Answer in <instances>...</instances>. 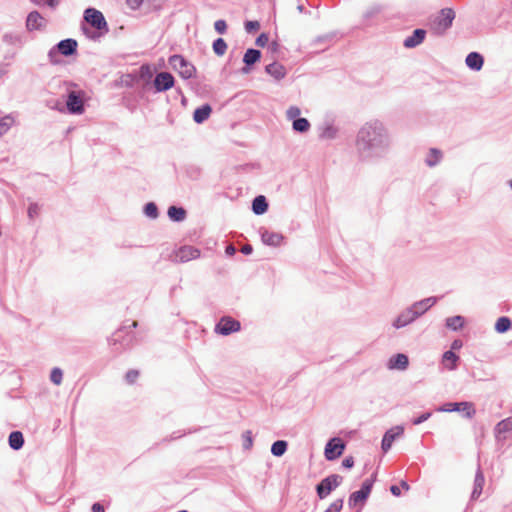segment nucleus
Wrapping results in <instances>:
<instances>
[{"instance_id": "obj_1", "label": "nucleus", "mask_w": 512, "mask_h": 512, "mask_svg": "<svg viewBox=\"0 0 512 512\" xmlns=\"http://www.w3.org/2000/svg\"><path fill=\"white\" fill-rule=\"evenodd\" d=\"M355 147L362 162L377 163L386 159L392 149L389 129L377 119L365 122L356 134Z\"/></svg>"}, {"instance_id": "obj_2", "label": "nucleus", "mask_w": 512, "mask_h": 512, "mask_svg": "<svg viewBox=\"0 0 512 512\" xmlns=\"http://www.w3.org/2000/svg\"><path fill=\"white\" fill-rule=\"evenodd\" d=\"M84 19L91 25L92 28L97 30L91 31L90 28L83 26L84 33L90 39L98 40L101 36L108 32L107 22L100 11L94 8H87L84 12Z\"/></svg>"}, {"instance_id": "obj_3", "label": "nucleus", "mask_w": 512, "mask_h": 512, "mask_svg": "<svg viewBox=\"0 0 512 512\" xmlns=\"http://www.w3.org/2000/svg\"><path fill=\"white\" fill-rule=\"evenodd\" d=\"M77 41L72 38L61 40L55 46H53L48 52L49 61L52 64L60 63V55L71 56L77 51Z\"/></svg>"}, {"instance_id": "obj_4", "label": "nucleus", "mask_w": 512, "mask_h": 512, "mask_svg": "<svg viewBox=\"0 0 512 512\" xmlns=\"http://www.w3.org/2000/svg\"><path fill=\"white\" fill-rule=\"evenodd\" d=\"M455 12L451 8H443L431 22V28L436 34H444L453 23Z\"/></svg>"}, {"instance_id": "obj_5", "label": "nucleus", "mask_w": 512, "mask_h": 512, "mask_svg": "<svg viewBox=\"0 0 512 512\" xmlns=\"http://www.w3.org/2000/svg\"><path fill=\"white\" fill-rule=\"evenodd\" d=\"M169 64L184 79H190L196 73L195 66L191 62L187 61L182 55L175 54L170 56Z\"/></svg>"}, {"instance_id": "obj_6", "label": "nucleus", "mask_w": 512, "mask_h": 512, "mask_svg": "<svg viewBox=\"0 0 512 512\" xmlns=\"http://www.w3.org/2000/svg\"><path fill=\"white\" fill-rule=\"evenodd\" d=\"M343 481V477L338 474H332L322 479L316 486V493L320 499H325L333 490H335Z\"/></svg>"}, {"instance_id": "obj_7", "label": "nucleus", "mask_w": 512, "mask_h": 512, "mask_svg": "<svg viewBox=\"0 0 512 512\" xmlns=\"http://www.w3.org/2000/svg\"><path fill=\"white\" fill-rule=\"evenodd\" d=\"M438 412H464L465 417L471 419L474 417L476 410L472 402H449L436 409Z\"/></svg>"}, {"instance_id": "obj_8", "label": "nucleus", "mask_w": 512, "mask_h": 512, "mask_svg": "<svg viewBox=\"0 0 512 512\" xmlns=\"http://www.w3.org/2000/svg\"><path fill=\"white\" fill-rule=\"evenodd\" d=\"M345 450L344 442L337 437L330 439L324 450L325 458L329 461L339 458Z\"/></svg>"}, {"instance_id": "obj_9", "label": "nucleus", "mask_w": 512, "mask_h": 512, "mask_svg": "<svg viewBox=\"0 0 512 512\" xmlns=\"http://www.w3.org/2000/svg\"><path fill=\"white\" fill-rule=\"evenodd\" d=\"M241 328L240 322L231 317H222L215 327V331L221 335H230L231 333L239 331Z\"/></svg>"}, {"instance_id": "obj_10", "label": "nucleus", "mask_w": 512, "mask_h": 512, "mask_svg": "<svg viewBox=\"0 0 512 512\" xmlns=\"http://www.w3.org/2000/svg\"><path fill=\"white\" fill-rule=\"evenodd\" d=\"M66 107L71 114H82L84 112V102L79 92L72 90L68 93Z\"/></svg>"}, {"instance_id": "obj_11", "label": "nucleus", "mask_w": 512, "mask_h": 512, "mask_svg": "<svg viewBox=\"0 0 512 512\" xmlns=\"http://www.w3.org/2000/svg\"><path fill=\"white\" fill-rule=\"evenodd\" d=\"M512 432V416L498 422L494 427V436L496 441L504 442L508 434Z\"/></svg>"}, {"instance_id": "obj_12", "label": "nucleus", "mask_w": 512, "mask_h": 512, "mask_svg": "<svg viewBox=\"0 0 512 512\" xmlns=\"http://www.w3.org/2000/svg\"><path fill=\"white\" fill-rule=\"evenodd\" d=\"M437 297H428L422 299L420 301L414 302L411 306H409L410 310L416 318H419L423 314H425L431 307H433L437 303Z\"/></svg>"}, {"instance_id": "obj_13", "label": "nucleus", "mask_w": 512, "mask_h": 512, "mask_svg": "<svg viewBox=\"0 0 512 512\" xmlns=\"http://www.w3.org/2000/svg\"><path fill=\"white\" fill-rule=\"evenodd\" d=\"M174 86V77L171 73L160 72L155 76L154 87L157 92L169 90Z\"/></svg>"}, {"instance_id": "obj_14", "label": "nucleus", "mask_w": 512, "mask_h": 512, "mask_svg": "<svg viewBox=\"0 0 512 512\" xmlns=\"http://www.w3.org/2000/svg\"><path fill=\"white\" fill-rule=\"evenodd\" d=\"M404 432V428L402 426H395L388 431L383 436L381 448L384 453H387L391 448L395 439L399 438Z\"/></svg>"}, {"instance_id": "obj_15", "label": "nucleus", "mask_w": 512, "mask_h": 512, "mask_svg": "<svg viewBox=\"0 0 512 512\" xmlns=\"http://www.w3.org/2000/svg\"><path fill=\"white\" fill-rule=\"evenodd\" d=\"M46 26L45 18L38 12L32 11L26 19V28L28 31L41 30Z\"/></svg>"}, {"instance_id": "obj_16", "label": "nucleus", "mask_w": 512, "mask_h": 512, "mask_svg": "<svg viewBox=\"0 0 512 512\" xmlns=\"http://www.w3.org/2000/svg\"><path fill=\"white\" fill-rule=\"evenodd\" d=\"M409 358L403 353H398L389 358L387 368L389 370L404 371L408 368Z\"/></svg>"}, {"instance_id": "obj_17", "label": "nucleus", "mask_w": 512, "mask_h": 512, "mask_svg": "<svg viewBox=\"0 0 512 512\" xmlns=\"http://www.w3.org/2000/svg\"><path fill=\"white\" fill-rule=\"evenodd\" d=\"M417 318L412 313L409 307L404 309L392 322L395 329H401L413 323Z\"/></svg>"}, {"instance_id": "obj_18", "label": "nucleus", "mask_w": 512, "mask_h": 512, "mask_svg": "<svg viewBox=\"0 0 512 512\" xmlns=\"http://www.w3.org/2000/svg\"><path fill=\"white\" fill-rule=\"evenodd\" d=\"M200 256V250L193 246H182L176 252V258L180 262H188L197 259Z\"/></svg>"}, {"instance_id": "obj_19", "label": "nucleus", "mask_w": 512, "mask_h": 512, "mask_svg": "<svg viewBox=\"0 0 512 512\" xmlns=\"http://www.w3.org/2000/svg\"><path fill=\"white\" fill-rule=\"evenodd\" d=\"M426 36V31L424 29H415L412 35L405 38L403 42V46L405 48H415L420 45Z\"/></svg>"}, {"instance_id": "obj_20", "label": "nucleus", "mask_w": 512, "mask_h": 512, "mask_svg": "<svg viewBox=\"0 0 512 512\" xmlns=\"http://www.w3.org/2000/svg\"><path fill=\"white\" fill-rule=\"evenodd\" d=\"M261 239L264 244H266L268 246L277 247V246L281 245L282 241L284 240V237L280 233L270 232L268 230H265L261 234Z\"/></svg>"}, {"instance_id": "obj_21", "label": "nucleus", "mask_w": 512, "mask_h": 512, "mask_svg": "<svg viewBox=\"0 0 512 512\" xmlns=\"http://www.w3.org/2000/svg\"><path fill=\"white\" fill-rule=\"evenodd\" d=\"M261 58V52L257 49L249 48L243 57V62L245 63L246 67L242 69L243 73H248L249 68L248 66H251L258 62Z\"/></svg>"}, {"instance_id": "obj_22", "label": "nucleus", "mask_w": 512, "mask_h": 512, "mask_svg": "<svg viewBox=\"0 0 512 512\" xmlns=\"http://www.w3.org/2000/svg\"><path fill=\"white\" fill-rule=\"evenodd\" d=\"M485 483L484 475L480 468L477 469L474 479L473 491L471 493V500H476L482 493Z\"/></svg>"}, {"instance_id": "obj_23", "label": "nucleus", "mask_w": 512, "mask_h": 512, "mask_svg": "<svg viewBox=\"0 0 512 512\" xmlns=\"http://www.w3.org/2000/svg\"><path fill=\"white\" fill-rule=\"evenodd\" d=\"M465 63L470 69L479 71L483 66L484 58L478 52H471L467 55Z\"/></svg>"}, {"instance_id": "obj_24", "label": "nucleus", "mask_w": 512, "mask_h": 512, "mask_svg": "<svg viewBox=\"0 0 512 512\" xmlns=\"http://www.w3.org/2000/svg\"><path fill=\"white\" fill-rule=\"evenodd\" d=\"M459 360V356L452 350L444 352L442 356V364L449 371L456 370Z\"/></svg>"}, {"instance_id": "obj_25", "label": "nucleus", "mask_w": 512, "mask_h": 512, "mask_svg": "<svg viewBox=\"0 0 512 512\" xmlns=\"http://www.w3.org/2000/svg\"><path fill=\"white\" fill-rule=\"evenodd\" d=\"M265 70L270 76H272L276 80H281L286 76L285 67L278 62H273L271 64H268L266 66Z\"/></svg>"}, {"instance_id": "obj_26", "label": "nucleus", "mask_w": 512, "mask_h": 512, "mask_svg": "<svg viewBox=\"0 0 512 512\" xmlns=\"http://www.w3.org/2000/svg\"><path fill=\"white\" fill-rule=\"evenodd\" d=\"M211 112V106L209 104H204L195 109L193 113V119L196 123L201 124L209 118Z\"/></svg>"}, {"instance_id": "obj_27", "label": "nucleus", "mask_w": 512, "mask_h": 512, "mask_svg": "<svg viewBox=\"0 0 512 512\" xmlns=\"http://www.w3.org/2000/svg\"><path fill=\"white\" fill-rule=\"evenodd\" d=\"M268 210V202L266 198L262 195H259L253 199L252 202V211L256 215H262Z\"/></svg>"}, {"instance_id": "obj_28", "label": "nucleus", "mask_w": 512, "mask_h": 512, "mask_svg": "<svg viewBox=\"0 0 512 512\" xmlns=\"http://www.w3.org/2000/svg\"><path fill=\"white\" fill-rule=\"evenodd\" d=\"M9 446L13 450H19L24 445V437L20 431H13L10 433L8 438Z\"/></svg>"}, {"instance_id": "obj_29", "label": "nucleus", "mask_w": 512, "mask_h": 512, "mask_svg": "<svg viewBox=\"0 0 512 512\" xmlns=\"http://www.w3.org/2000/svg\"><path fill=\"white\" fill-rule=\"evenodd\" d=\"M442 152L437 148H431L426 156L425 163L429 167L436 166L442 159Z\"/></svg>"}, {"instance_id": "obj_30", "label": "nucleus", "mask_w": 512, "mask_h": 512, "mask_svg": "<svg viewBox=\"0 0 512 512\" xmlns=\"http://www.w3.org/2000/svg\"><path fill=\"white\" fill-rule=\"evenodd\" d=\"M337 132L338 130L334 125L326 123L320 128L319 136L321 139H334Z\"/></svg>"}, {"instance_id": "obj_31", "label": "nucleus", "mask_w": 512, "mask_h": 512, "mask_svg": "<svg viewBox=\"0 0 512 512\" xmlns=\"http://www.w3.org/2000/svg\"><path fill=\"white\" fill-rule=\"evenodd\" d=\"M168 216L171 220L180 222L186 217V211L182 207L170 206L168 209Z\"/></svg>"}, {"instance_id": "obj_32", "label": "nucleus", "mask_w": 512, "mask_h": 512, "mask_svg": "<svg viewBox=\"0 0 512 512\" xmlns=\"http://www.w3.org/2000/svg\"><path fill=\"white\" fill-rule=\"evenodd\" d=\"M15 124V117L12 114L0 118V137L6 134Z\"/></svg>"}, {"instance_id": "obj_33", "label": "nucleus", "mask_w": 512, "mask_h": 512, "mask_svg": "<svg viewBox=\"0 0 512 512\" xmlns=\"http://www.w3.org/2000/svg\"><path fill=\"white\" fill-rule=\"evenodd\" d=\"M465 319L464 317L457 315L453 317H448L446 319V327L453 331L460 330L464 325Z\"/></svg>"}, {"instance_id": "obj_34", "label": "nucleus", "mask_w": 512, "mask_h": 512, "mask_svg": "<svg viewBox=\"0 0 512 512\" xmlns=\"http://www.w3.org/2000/svg\"><path fill=\"white\" fill-rule=\"evenodd\" d=\"M511 327H512V321L510 320V318H508L506 316H502V317L498 318L495 323V330L498 333H505L508 330H510Z\"/></svg>"}, {"instance_id": "obj_35", "label": "nucleus", "mask_w": 512, "mask_h": 512, "mask_svg": "<svg viewBox=\"0 0 512 512\" xmlns=\"http://www.w3.org/2000/svg\"><path fill=\"white\" fill-rule=\"evenodd\" d=\"M288 447V444L284 440H277L271 446V453L276 457L284 455Z\"/></svg>"}, {"instance_id": "obj_36", "label": "nucleus", "mask_w": 512, "mask_h": 512, "mask_svg": "<svg viewBox=\"0 0 512 512\" xmlns=\"http://www.w3.org/2000/svg\"><path fill=\"white\" fill-rule=\"evenodd\" d=\"M367 496L364 495L360 490L353 492L348 499V505L355 507L358 504H363L367 500Z\"/></svg>"}, {"instance_id": "obj_37", "label": "nucleus", "mask_w": 512, "mask_h": 512, "mask_svg": "<svg viewBox=\"0 0 512 512\" xmlns=\"http://www.w3.org/2000/svg\"><path fill=\"white\" fill-rule=\"evenodd\" d=\"M293 130L299 133H305L310 129V123L306 118H297L292 124Z\"/></svg>"}, {"instance_id": "obj_38", "label": "nucleus", "mask_w": 512, "mask_h": 512, "mask_svg": "<svg viewBox=\"0 0 512 512\" xmlns=\"http://www.w3.org/2000/svg\"><path fill=\"white\" fill-rule=\"evenodd\" d=\"M213 51L217 56H223L226 53L227 50V43L223 38H217L213 42Z\"/></svg>"}, {"instance_id": "obj_39", "label": "nucleus", "mask_w": 512, "mask_h": 512, "mask_svg": "<svg viewBox=\"0 0 512 512\" xmlns=\"http://www.w3.org/2000/svg\"><path fill=\"white\" fill-rule=\"evenodd\" d=\"M167 0H144V9L146 11H157L162 8Z\"/></svg>"}, {"instance_id": "obj_40", "label": "nucleus", "mask_w": 512, "mask_h": 512, "mask_svg": "<svg viewBox=\"0 0 512 512\" xmlns=\"http://www.w3.org/2000/svg\"><path fill=\"white\" fill-rule=\"evenodd\" d=\"M144 213L147 217L155 219L158 217V208L155 203L149 202L144 206Z\"/></svg>"}, {"instance_id": "obj_41", "label": "nucleus", "mask_w": 512, "mask_h": 512, "mask_svg": "<svg viewBox=\"0 0 512 512\" xmlns=\"http://www.w3.org/2000/svg\"><path fill=\"white\" fill-rule=\"evenodd\" d=\"M50 380L55 385H60L63 380V372L60 368L55 367L51 370Z\"/></svg>"}, {"instance_id": "obj_42", "label": "nucleus", "mask_w": 512, "mask_h": 512, "mask_svg": "<svg viewBox=\"0 0 512 512\" xmlns=\"http://www.w3.org/2000/svg\"><path fill=\"white\" fill-rule=\"evenodd\" d=\"M3 41L8 44L16 45L22 42V37L17 33H5L3 35Z\"/></svg>"}, {"instance_id": "obj_43", "label": "nucleus", "mask_w": 512, "mask_h": 512, "mask_svg": "<svg viewBox=\"0 0 512 512\" xmlns=\"http://www.w3.org/2000/svg\"><path fill=\"white\" fill-rule=\"evenodd\" d=\"M242 446L245 450H250L253 446L252 432L247 430L242 434Z\"/></svg>"}, {"instance_id": "obj_44", "label": "nucleus", "mask_w": 512, "mask_h": 512, "mask_svg": "<svg viewBox=\"0 0 512 512\" xmlns=\"http://www.w3.org/2000/svg\"><path fill=\"white\" fill-rule=\"evenodd\" d=\"M374 481H375V478L374 476L371 477V478H368L366 479L363 483H362V486L360 488V491L362 493H364V495H366L367 497H369L370 493H371V490H372V487H373V484H374Z\"/></svg>"}, {"instance_id": "obj_45", "label": "nucleus", "mask_w": 512, "mask_h": 512, "mask_svg": "<svg viewBox=\"0 0 512 512\" xmlns=\"http://www.w3.org/2000/svg\"><path fill=\"white\" fill-rule=\"evenodd\" d=\"M301 114V110L297 106H290L286 111V116L288 120H295L297 118H300L299 115Z\"/></svg>"}, {"instance_id": "obj_46", "label": "nucleus", "mask_w": 512, "mask_h": 512, "mask_svg": "<svg viewBox=\"0 0 512 512\" xmlns=\"http://www.w3.org/2000/svg\"><path fill=\"white\" fill-rule=\"evenodd\" d=\"M260 29V23L258 21H246L245 22V30L247 33L251 34Z\"/></svg>"}, {"instance_id": "obj_47", "label": "nucleus", "mask_w": 512, "mask_h": 512, "mask_svg": "<svg viewBox=\"0 0 512 512\" xmlns=\"http://www.w3.org/2000/svg\"><path fill=\"white\" fill-rule=\"evenodd\" d=\"M40 212V206L37 203H31L28 207V217L32 220L38 217Z\"/></svg>"}, {"instance_id": "obj_48", "label": "nucleus", "mask_w": 512, "mask_h": 512, "mask_svg": "<svg viewBox=\"0 0 512 512\" xmlns=\"http://www.w3.org/2000/svg\"><path fill=\"white\" fill-rule=\"evenodd\" d=\"M343 508V499H337L326 509L328 512H340Z\"/></svg>"}, {"instance_id": "obj_49", "label": "nucleus", "mask_w": 512, "mask_h": 512, "mask_svg": "<svg viewBox=\"0 0 512 512\" xmlns=\"http://www.w3.org/2000/svg\"><path fill=\"white\" fill-rule=\"evenodd\" d=\"M214 28H215L217 33L224 34L226 32V30H227L226 21L222 20V19L215 21Z\"/></svg>"}, {"instance_id": "obj_50", "label": "nucleus", "mask_w": 512, "mask_h": 512, "mask_svg": "<svg viewBox=\"0 0 512 512\" xmlns=\"http://www.w3.org/2000/svg\"><path fill=\"white\" fill-rule=\"evenodd\" d=\"M138 376H139V372L137 370L132 369L126 373L125 379H126L127 383L133 384L137 380Z\"/></svg>"}, {"instance_id": "obj_51", "label": "nucleus", "mask_w": 512, "mask_h": 512, "mask_svg": "<svg viewBox=\"0 0 512 512\" xmlns=\"http://www.w3.org/2000/svg\"><path fill=\"white\" fill-rule=\"evenodd\" d=\"M126 3L132 10L144 8V0H126Z\"/></svg>"}, {"instance_id": "obj_52", "label": "nucleus", "mask_w": 512, "mask_h": 512, "mask_svg": "<svg viewBox=\"0 0 512 512\" xmlns=\"http://www.w3.org/2000/svg\"><path fill=\"white\" fill-rule=\"evenodd\" d=\"M269 41V37L266 33H261L256 41H255V44L259 47H264Z\"/></svg>"}, {"instance_id": "obj_53", "label": "nucleus", "mask_w": 512, "mask_h": 512, "mask_svg": "<svg viewBox=\"0 0 512 512\" xmlns=\"http://www.w3.org/2000/svg\"><path fill=\"white\" fill-rule=\"evenodd\" d=\"M36 5L47 4L49 7H56L59 3V0H31Z\"/></svg>"}, {"instance_id": "obj_54", "label": "nucleus", "mask_w": 512, "mask_h": 512, "mask_svg": "<svg viewBox=\"0 0 512 512\" xmlns=\"http://www.w3.org/2000/svg\"><path fill=\"white\" fill-rule=\"evenodd\" d=\"M430 417H431V413L426 412V413L421 414L419 417L413 419L412 423H413V425H419V424L425 422L426 420H428Z\"/></svg>"}, {"instance_id": "obj_55", "label": "nucleus", "mask_w": 512, "mask_h": 512, "mask_svg": "<svg viewBox=\"0 0 512 512\" xmlns=\"http://www.w3.org/2000/svg\"><path fill=\"white\" fill-rule=\"evenodd\" d=\"M91 512H105V508L103 506L102 503L100 502H95L92 506H91Z\"/></svg>"}, {"instance_id": "obj_56", "label": "nucleus", "mask_w": 512, "mask_h": 512, "mask_svg": "<svg viewBox=\"0 0 512 512\" xmlns=\"http://www.w3.org/2000/svg\"><path fill=\"white\" fill-rule=\"evenodd\" d=\"M343 467L352 468L354 465V458L352 456L346 457L342 462Z\"/></svg>"}, {"instance_id": "obj_57", "label": "nucleus", "mask_w": 512, "mask_h": 512, "mask_svg": "<svg viewBox=\"0 0 512 512\" xmlns=\"http://www.w3.org/2000/svg\"><path fill=\"white\" fill-rule=\"evenodd\" d=\"M463 346V342L460 339H455L451 344V350H459Z\"/></svg>"}, {"instance_id": "obj_58", "label": "nucleus", "mask_w": 512, "mask_h": 512, "mask_svg": "<svg viewBox=\"0 0 512 512\" xmlns=\"http://www.w3.org/2000/svg\"><path fill=\"white\" fill-rule=\"evenodd\" d=\"M252 251H253V248H252V246H251V245H249V244H246V245H244V246L241 248V252H242L243 254H245V255H249V254H251V253H252Z\"/></svg>"}, {"instance_id": "obj_59", "label": "nucleus", "mask_w": 512, "mask_h": 512, "mask_svg": "<svg viewBox=\"0 0 512 512\" xmlns=\"http://www.w3.org/2000/svg\"><path fill=\"white\" fill-rule=\"evenodd\" d=\"M225 252L228 256H233L236 253V248L233 245H228Z\"/></svg>"}, {"instance_id": "obj_60", "label": "nucleus", "mask_w": 512, "mask_h": 512, "mask_svg": "<svg viewBox=\"0 0 512 512\" xmlns=\"http://www.w3.org/2000/svg\"><path fill=\"white\" fill-rule=\"evenodd\" d=\"M390 491L391 493L394 495V496H400L401 494V490H400V487L396 486V485H392L390 487Z\"/></svg>"}, {"instance_id": "obj_61", "label": "nucleus", "mask_w": 512, "mask_h": 512, "mask_svg": "<svg viewBox=\"0 0 512 512\" xmlns=\"http://www.w3.org/2000/svg\"><path fill=\"white\" fill-rule=\"evenodd\" d=\"M376 13H378V9H371L370 11H367L365 16L366 17H371V16L375 15Z\"/></svg>"}, {"instance_id": "obj_62", "label": "nucleus", "mask_w": 512, "mask_h": 512, "mask_svg": "<svg viewBox=\"0 0 512 512\" xmlns=\"http://www.w3.org/2000/svg\"><path fill=\"white\" fill-rule=\"evenodd\" d=\"M401 487L404 488L405 490H408L409 489V485L407 484V482L405 481H402L401 482Z\"/></svg>"}, {"instance_id": "obj_63", "label": "nucleus", "mask_w": 512, "mask_h": 512, "mask_svg": "<svg viewBox=\"0 0 512 512\" xmlns=\"http://www.w3.org/2000/svg\"><path fill=\"white\" fill-rule=\"evenodd\" d=\"M138 326V322L137 321H133L132 324H131V328H136Z\"/></svg>"}, {"instance_id": "obj_64", "label": "nucleus", "mask_w": 512, "mask_h": 512, "mask_svg": "<svg viewBox=\"0 0 512 512\" xmlns=\"http://www.w3.org/2000/svg\"><path fill=\"white\" fill-rule=\"evenodd\" d=\"M297 9L299 10V12H303V10H304V6H303V5H299V6L297 7Z\"/></svg>"}]
</instances>
